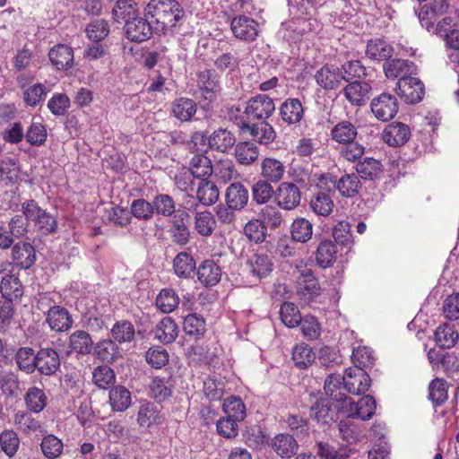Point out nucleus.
Wrapping results in <instances>:
<instances>
[{"label":"nucleus","mask_w":459,"mask_h":459,"mask_svg":"<svg viewBox=\"0 0 459 459\" xmlns=\"http://www.w3.org/2000/svg\"><path fill=\"white\" fill-rule=\"evenodd\" d=\"M22 211L28 221H32L36 224L41 234L48 235L56 231V217L39 207L34 200L24 202L22 204Z\"/></svg>","instance_id":"2"},{"label":"nucleus","mask_w":459,"mask_h":459,"mask_svg":"<svg viewBox=\"0 0 459 459\" xmlns=\"http://www.w3.org/2000/svg\"><path fill=\"white\" fill-rule=\"evenodd\" d=\"M236 124L242 130L248 131L252 137L260 144L268 145L276 138V133L269 123L261 122L250 126L246 119L241 117L239 118L236 117Z\"/></svg>","instance_id":"8"},{"label":"nucleus","mask_w":459,"mask_h":459,"mask_svg":"<svg viewBox=\"0 0 459 459\" xmlns=\"http://www.w3.org/2000/svg\"><path fill=\"white\" fill-rule=\"evenodd\" d=\"M319 289L318 281L313 275L311 270L304 269L297 280V290L299 294L303 296L305 299H310L313 296L318 295Z\"/></svg>","instance_id":"28"},{"label":"nucleus","mask_w":459,"mask_h":459,"mask_svg":"<svg viewBox=\"0 0 459 459\" xmlns=\"http://www.w3.org/2000/svg\"><path fill=\"white\" fill-rule=\"evenodd\" d=\"M361 187L360 180L357 174H345L336 182V188L344 197H353L358 195Z\"/></svg>","instance_id":"42"},{"label":"nucleus","mask_w":459,"mask_h":459,"mask_svg":"<svg viewBox=\"0 0 459 459\" xmlns=\"http://www.w3.org/2000/svg\"><path fill=\"white\" fill-rule=\"evenodd\" d=\"M446 382L443 379L436 378L432 380L429 386V398L435 406H439L447 400Z\"/></svg>","instance_id":"61"},{"label":"nucleus","mask_w":459,"mask_h":459,"mask_svg":"<svg viewBox=\"0 0 459 459\" xmlns=\"http://www.w3.org/2000/svg\"><path fill=\"white\" fill-rule=\"evenodd\" d=\"M259 150L257 146L251 142L238 143L235 147V157L242 165H250L257 160Z\"/></svg>","instance_id":"45"},{"label":"nucleus","mask_w":459,"mask_h":459,"mask_svg":"<svg viewBox=\"0 0 459 459\" xmlns=\"http://www.w3.org/2000/svg\"><path fill=\"white\" fill-rule=\"evenodd\" d=\"M309 416L323 428L330 427L338 418V413L326 398H319L310 406Z\"/></svg>","instance_id":"7"},{"label":"nucleus","mask_w":459,"mask_h":459,"mask_svg":"<svg viewBox=\"0 0 459 459\" xmlns=\"http://www.w3.org/2000/svg\"><path fill=\"white\" fill-rule=\"evenodd\" d=\"M411 135L408 126L402 123L388 125L383 132V140L390 146L404 144Z\"/></svg>","instance_id":"21"},{"label":"nucleus","mask_w":459,"mask_h":459,"mask_svg":"<svg viewBox=\"0 0 459 459\" xmlns=\"http://www.w3.org/2000/svg\"><path fill=\"white\" fill-rule=\"evenodd\" d=\"M230 29L233 35L245 41L255 39L258 35V23L253 18L238 15L231 20Z\"/></svg>","instance_id":"11"},{"label":"nucleus","mask_w":459,"mask_h":459,"mask_svg":"<svg viewBox=\"0 0 459 459\" xmlns=\"http://www.w3.org/2000/svg\"><path fill=\"white\" fill-rule=\"evenodd\" d=\"M49 59L58 70H66L74 65V49L65 44L54 46L48 53Z\"/></svg>","instance_id":"18"},{"label":"nucleus","mask_w":459,"mask_h":459,"mask_svg":"<svg viewBox=\"0 0 459 459\" xmlns=\"http://www.w3.org/2000/svg\"><path fill=\"white\" fill-rule=\"evenodd\" d=\"M85 33L89 39L94 42H100L108 36L109 25L103 19H96L86 26Z\"/></svg>","instance_id":"58"},{"label":"nucleus","mask_w":459,"mask_h":459,"mask_svg":"<svg viewBox=\"0 0 459 459\" xmlns=\"http://www.w3.org/2000/svg\"><path fill=\"white\" fill-rule=\"evenodd\" d=\"M280 116L288 125L299 123L304 117V108L301 101L296 98L285 100L280 107Z\"/></svg>","instance_id":"17"},{"label":"nucleus","mask_w":459,"mask_h":459,"mask_svg":"<svg viewBox=\"0 0 459 459\" xmlns=\"http://www.w3.org/2000/svg\"><path fill=\"white\" fill-rule=\"evenodd\" d=\"M247 267L253 277L261 280L273 272V263L269 255L255 253L248 258Z\"/></svg>","instance_id":"14"},{"label":"nucleus","mask_w":459,"mask_h":459,"mask_svg":"<svg viewBox=\"0 0 459 459\" xmlns=\"http://www.w3.org/2000/svg\"><path fill=\"white\" fill-rule=\"evenodd\" d=\"M183 330L187 336L195 340L204 337L207 332L204 317H184Z\"/></svg>","instance_id":"57"},{"label":"nucleus","mask_w":459,"mask_h":459,"mask_svg":"<svg viewBox=\"0 0 459 459\" xmlns=\"http://www.w3.org/2000/svg\"><path fill=\"white\" fill-rule=\"evenodd\" d=\"M196 198L203 205H212L219 199V189L212 181L203 179L198 184Z\"/></svg>","instance_id":"38"},{"label":"nucleus","mask_w":459,"mask_h":459,"mask_svg":"<svg viewBox=\"0 0 459 459\" xmlns=\"http://www.w3.org/2000/svg\"><path fill=\"white\" fill-rule=\"evenodd\" d=\"M175 273L180 278H188L195 269V262L191 255L181 252L173 261Z\"/></svg>","instance_id":"49"},{"label":"nucleus","mask_w":459,"mask_h":459,"mask_svg":"<svg viewBox=\"0 0 459 459\" xmlns=\"http://www.w3.org/2000/svg\"><path fill=\"white\" fill-rule=\"evenodd\" d=\"M396 93L406 103H417L421 100L424 95V85L420 79L409 75L399 79L396 85Z\"/></svg>","instance_id":"5"},{"label":"nucleus","mask_w":459,"mask_h":459,"mask_svg":"<svg viewBox=\"0 0 459 459\" xmlns=\"http://www.w3.org/2000/svg\"><path fill=\"white\" fill-rule=\"evenodd\" d=\"M173 383L169 377H155L150 384V396L163 402L172 394Z\"/></svg>","instance_id":"31"},{"label":"nucleus","mask_w":459,"mask_h":459,"mask_svg":"<svg viewBox=\"0 0 459 459\" xmlns=\"http://www.w3.org/2000/svg\"><path fill=\"white\" fill-rule=\"evenodd\" d=\"M284 164L275 158H265L261 162V176L264 180L277 183L283 178Z\"/></svg>","instance_id":"26"},{"label":"nucleus","mask_w":459,"mask_h":459,"mask_svg":"<svg viewBox=\"0 0 459 459\" xmlns=\"http://www.w3.org/2000/svg\"><path fill=\"white\" fill-rule=\"evenodd\" d=\"M274 110L273 99L264 94H258L247 101L244 113L250 119H266Z\"/></svg>","instance_id":"4"},{"label":"nucleus","mask_w":459,"mask_h":459,"mask_svg":"<svg viewBox=\"0 0 459 459\" xmlns=\"http://www.w3.org/2000/svg\"><path fill=\"white\" fill-rule=\"evenodd\" d=\"M137 422L141 427L149 428L152 425L161 424L162 417L155 404L149 402H144L139 408Z\"/></svg>","instance_id":"30"},{"label":"nucleus","mask_w":459,"mask_h":459,"mask_svg":"<svg viewBox=\"0 0 459 459\" xmlns=\"http://www.w3.org/2000/svg\"><path fill=\"white\" fill-rule=\"evenodd\" d=\"M214 177L223 182L227 183L238 177V171L235 169L233 162L230 160H221L213 166Z\"/></svg>","instance_id":"59"},{"label":"nucleus","mask_w":459,"mask_h":459,"mask_svg":"<svg viewBox=\"0 0 459 459\" xmlns=\"http://www.w3.org/2000/svg\"><path fill=\"white\" fill-rule=\"evenodd\" d=\"M152 204L153 212L164 217L171 216L176 211V204L173 198L166 194L156 195Z\"/></svg>","instance_id":"62"},{"label":"nucleus","mask_w":459,"mask_h":459,"mask_svg":"<svg viewBox=\"0 0 459 459\" xmlns=\"http://www.w3.org/2000/svg\"><path fill=\"white\" fill-rule=\"evenodd\" d=\"M179 304L178 294L170 289H163L156 299V306L164 314L172 313Z\"/></svg>","instance_id":"55"},{"label":"nucleus","mask_w":459,"mask_h":459,"mask_svg":"<svg viewBox=\"0 0 459 459\" xmlns=\"http://www.w3.org/2000/svg\"><path fill=\"white\" fill-rule=\"evenodd\" d=\"M71 351L77 354H89L92 349V341L90 334L84 331H76L69 338Z\"/></svg>","instance_id":"50"},{"label":"nucleus","mask_w":459,"mask_h":459,"mask_svg":"<svg viewBox=\"0 0 459 459\" xmlns=\"http://www.w3.org/2000/svg\"><path fill=\"white\" fill-rule=\"evenodd\" d=\"M40 449L44 456L48 459H56L63 453L64 444L62 440L55 435L48 434L42 438Z\"/></svg>","instance_id":"51"},{"label":"nucleus","mask_w":459,"mask_h":459,"mask_svg":"<svg viewBox=\"0 0 459 459\" xmlns=\"http://www.w3.org/2000/svg\"><path fill=\"white\" fill-rule=\"evenodd\" d=\"M93 352L100 361L112 363L118 355V347L113 341L104 340L96 344Z\"/></svg>","instance_id":"54"},{"label":"nucleus","mask_w":459,"mask_h":459,"mask_svg":"<svg viewBox=\"0 0 459 459\" xmlns=\"http://www.w3.org/2000/svg\"><path fill=\"white\" fill-rule=\"evenodd\" d=\"M337 247L331 240L322 241L316 249V260L322 268H327L333 264L336 259Z\"/></svg>","instance_id":"40"},{"label":"nucleus","mask_w":459,"mask_h":459,"mask_svg":"<svg viewBox=\"0 0 459 459\" xmlns=\"http://www.w3.org/2000/svg\"><path fill=\"white\" fill-rule=\"evenodd\" d=\"M371 85L367 82L354 81L348 83L342 93L352 106H363L369 98Z\"/></svg>","instance_id":"13"},{"label":"nucleus","mask_w":459,"mask_h":459,"mask_svg":"<svg viewBox=\"0 0 459 459\" xmlns=\"http://www.w3.org/2000/svg\"><path fill=\"white\" fill-rule=\"evenodd\" d=\"M459 333L455 325L448 322L440 325L435 331V342L441 349H451L458 342Z\"/></svg>","instance_id":"25"},{"label":"nucleus","mask_w":459,"mask_h":459,"mask_svg":"<svg viewBox=\"0 0 459 459\" xmlns=\"http://www.w3.org/2000/svg\"><path fill=\"white\" fill-rule=\"evenodd\" d=\"M153 30V25L145 16L144 18L132 17V19L126 20L125 24L126 38L134 42H143L149 39Z\"/></svg>","instance_id":"3"},{"label":"nucleus","mask_w":459,"mask_h":459,"mask_svg":"<svg viewBox=\"0 0 459 459\" xmlns=\"http://www.w3.org/2000/svg\"><path fill=\"white\" fill-rule=\"evenodd\" d=\"M272 447L281 458H290L299 450V444L290 434H278L272 440Z\"/></svg>","instance_id":"20"},{"label":"nucleus","mask_w":459,"mask_h":459,"mask_svg":"<svg viewBox=\"0 0 459 459\" xmlns=\"http://www.w3.org/2000/svg\"><path fill=\"white\" fill-rule=\"evenodd\" d=\"M292 240L299 243H307L313 235V224L305 218H297L290 225Z\"/></svg>","instance_id":"39"},{"label":"nucleus","mask_w":459,"mask_h":459,"mask_svg":"<svg viewBox=\"0 0 459 459\" xmlns=\"http://www.w3.org/2000/svg\"><path fill=\"white\" fill-rule=\"evenodd\" d=\"M197 277L203 285L214 286L221 278V267L213 260H204L197 268Z\"/></svg>","instance_id":"22"},{"label":"nucleus","mask_w":459,"mask_h":459,"mask_svg":"<svg viewBox=\"0 0 459 459\" xmlns=\"http://www.w3.org/2000/svg\"><path fill=\"white\" fill-rule=\"evenodd\" d=\"M325 393L332 400L336 402H343L346 400V394L343 392L344 377L340 374H330L325 380L324 385Z\"/></svg>","instance_id":"29"},{"label":"nucleus","mask_w":459,"mask_h":459,"mask_svg":"<svg viewBox=\"0 0 459 459\" xmlns=\"http://www.w3.org/2000/svg\"><path fill=\"white\" fill-rule=\"evenodd\" d=\"M0 389L7 397H14L20 389L18 376L11 371L0 373Z\"/></svg>","instance_id":"63"},{"label":"nucleus","mask_w":459,"mask_h":459,"mask_svg":"<svg viewBox=\"0 0 459 459\" xmlns=\"http://www.w3.org/2000/svg\"><path fill=\"white\" fill-rule=\"evenodd\" d=\"M384 71L387 78H405L413 72V65L408 60L393 59L385 63Z\"/></svg>","instance_id":"34"},{"label":"nucleus","mask_w":459,"mask_h":459,"mask_svg":"<svg viewBox=\"0 0 459 459\" xmlns=\"http://www.w3.org/2000/svg\"><path fill=\"white\" fill-rule=\"evenodd\" d=\"M315 79L322 89L332 91L341 86L343 76L338 66L325 65L316 72Z\"/></svg>","instance_id":"12"},{"label":"nucleus","mask_w":459,"mask_h":459,"mask_svg":"<svg viewBox=\"0 0 459 459\" xmlns=\"http://www.w3.org/2000/svg\"><path fill=\"white\" fill-rule=\"evenodd\" d=\"M236 143L235 136L227 129L215 130L209 138V145L212 149L226 152Z\"/></svg>","instance_id":"44"},{"label":"nucleus","mask_w":459,"mask_h":459,"mask_svg":"<svg viewBox=\"0 0 459 459\" xmlns=\"http://www.w3.org/2000/svg\"><path fill=\"white\" fill-rule=\"evenodd\" d=\"M144 16L150 20L154 30L163 34L173 33L184 11L176 0H151L144 8Z\"/></svg>","instance_id":"1"},{"label":"nucleus","mask_w":459,"mask_h":459,"mask_svg":"<svg viewBox=\"0 0 459 459\" xmlns=\"http://www.w3.org/2000/svg\"><path fill=\"white\" fill-rule=\"evenodd\" d=\"M14 359L19 369L26 373H32L35 371L37 367L36 354L31 348H20L17 351Z\"/></svg>","instance_id":"53"},{"label":"nucleus","mask_w":459,"mask_h":459,"mask_svg":"<svg viewBox=\"0 0 459 459\" xmlns=\"http://www.w3.org/2000/svg\"><path fill=\"white\" fill-rule=\"evenodd\" d=\"M316 359V353L312 348L304 342L298 343L292 350V360L294 365L300 368L305 369L313 364Z\"/></svg>","instance_id":"35"},{"label":"nucleus","mask_w":459,"mask_h":459,"mask_svg":"<svg viewBox=\"0 0 459 459\" xmlns=\"http://www.w3.org/2000/svg\"><path fill=\"white\" fill-rule=\"evenodd\" d=\"M248 192L240 183H232L226 191L227 204L237 210L242 209L247 203Z\"/></svg>","instance_id":"32"},{"label":"nucleus","mask_w":459,"mask_h":459,"mask_svg":"<svg viewBox=\"0 0 459 459\" xmlns=\"http://www.w3.org/2000/svg\"><path fill=\"white\" fill-rule=\"evenodd\" d=\"M216 227V221L208 211L196 212L195 215V230L203 237H209Z\"/></svg>","instance_id":"52"},{"label":"nucleus","mask_w":459,"mask_h":459,"mask_svg":"<svg viewBox=\"0 0 459 459\" xmlns=\"http://www.w3.org/2000/svg\"><path fill=\"white\" fill-rule=\"evenodd\" d=\"M316 455L320 459H349L353 450L347 446H333L328 442L316 443Z\"/></svg>","instance_id":"23"},{"label":"nucleus","mask_w":459,"mask_h":459,"mask_svg":"<svg viewBox=\"0 0 459 459\" xmlns=\"http://www.w3.org/2000/svg\"><path fill=\"white\" fill-rule=\"evenodd\" d=\"M330 135L331 139L339 144L349 143L356 140L358 128L351 121L342 120L332 127Z\"/></svg>","instance_id":"24"},{"label":"nucleus","mask_w":459,"mask_h":459,"mask_svg":"<svg viewBox=\"0 0 459 459\" xmlns=\"http://www.w3.org/2000/svg\"><path fill=\"white\" fill-rule=\"evenodd\" d=\"M0 291L4 298H19L22 295V283L17 277L9 273L1 279Z\"/></svg>","instance_id":"56"},{"label":"nucleus","mask_w":459,"mask_h":459,"mask_svg":"<svg viewBox=\"0 0 459 459\" xmlns=\"http://www.w3.org/2000/svg\"><path fill=\"white\" fill-rule=\"evenodd\" d=\"M394 52L393 47L381 39H371L368 42L366 48V56L372 60H385L389 58Z\"/></svg>","instance_id":"33"},{"label":"nucleus","mask_w":459,"mask_h":459,"mask_svg":"<svg viewBox=\"0 0 459 459\" xmlns=\"http://www.w3.org/2000/svg\"><path fill=\"white\" fill-rule=\"evenodd\" d=\"M313 212L321 216H328L333 208V202L328 193L320 192L311 199Z\"/></svg>","instance_id":"60"},{"label":"nucleus","mask_w":459,"mask_h":459,"mask_svg":"<svg viewBox=\"0 0 459 459\" xmlns=\"http://www.w3.org/2000/svg\"><path fill=\"white\" fill-rule=\"evenodd\" d=\"M24 401L26 407L34 413H39L44 410L47 405V395L44 391L39 387H30L25 394Z\"/></svg>","instance_id":"48"},{"label":"nucleus","mask_w":459,"mask_h":459,"mask_svg":"<svg viewBox=\"0 0 459 459\" xmlns=\"http://www.w3.org/2000/svg\"><path fill=\"white\" fill-rule=\"evenodd\" d=\"M275 201L284 210L290 211L300 204L301 195L293 183L282 182L275 191Z\"/></svg>","instance_id":"10"},{"label":"nucleus","mask_w":459,"mask_h":459,"mask_svg":"<svg viewBox=\"0 0 459 459\" xmlns=\"http://www.w3.org/2000/svg\"><path fill=\"white\" fill-rule=\"evenodd\" d=\"M196 111V103L191 99L179 98L172 103V113L180 121H190Z\"/></svg>","instance_id":"36"},{"label":"nucleus","mask_w":459,"mask_h":459,"mask_svg":"<svg viewBox=\"0 0 459 459\" xmlns=\"http://www.w3.org/2000/svg\"><path fill=\"white\" fill-rule=\"evenodd\" d=\"M12 257L19 267L29 269L36 261L34 247L28 242H18L13 247Z\"/></svg>","instance_id":"19"},{"label":"nucleus","mask_w":459,"mask_h":459,"mask_svg":"<svg viewBox=\"0 0 459 459\" xmlns=\"http://www.w3.org/2000/svg\"><path fill=\"white\" fill-rule=\"evenodd\" d=\"M340 145L341 147L338 151L340 157L349 162H356L365 153V147L356 142V140Z\"/></svg>","instance_id":"64"},{"label":"nucleus","mask_w":459,"mask_h":459,"mask_svg":"<svg viewBox=\"0 0 459 459\" xmlns=\"http://www.w3.org/2000/svg\"><path fill=\"white\" fill-rule=\"evenodd\" d=\"M345 389L353 394L366 393L371 385L368 374L360 368H349L343 375Z\"/></svg>","instance_id":"6"},{"label":"nucleus","mask_w":459,"mask_h":459,"mask_svg":"<svg viewBox=\"0 0 459 459\" xmlns=\"http://www.w3.org/2000/svg\"><path fill=\"white\" fill-rule=\"evenodd\" d=\"M377 403L373 396L365 395L357 403H350L347 409L348 418L367 420L375 414Z\"/></svg>","instance_id":"16"},{"label":"nucleus","mask_w":459,"mask_h":459,"mask_svg":"<svg viewBox=\"0 0 459 459\" xmlns=\"http://www.w3.org/2000/svg\"><path fill=\"white\" fill-rule=\"evenodd\" d=\"M197 85L204 98L210 100L221 91L217 75L211 70H204L198 74Z\"/></svg>","instance_id":"27"},{"label":"nucleus","mask_w":459,"mask_h":459,"mask_svg":"<svg viewBox=\"0 0 459 459\" xmlns=\"http://www.w3.org/2000/svg\"><path fill=\"white\" fill-rule=\"evenodd\" d=\"M109 403L116 411H124L131 404V393L123 385H116L109 391Z\"/></svg>","instance_id":"41"},{"label":"nucleus","mask_w":459,"mask_h":459,"mask_svg":"<svg viewBox=\"0 0 459 459\" xmlns=\"http://www.w3.org/2000/svg\"><path fill=\"white\" fill-rule=\"evenodd\" d=\"M178 334V326L172 317H163L158 325L155 336L164 343L173 342Z\"/></svg>","instance_id":"46"},{"label":"nucleus","mask_w":459,"mask_h":459,"mask_svg":"<svg viewBox=\"0 0 459 459\" xmlns=\"http://www.w3.org/2000/svg\"><path fill=\"white\" fill-rule=\"evenodd\" d=\"M222 409L227 417L238 421L244 420L247 415L246 405L238 396L231 395L226 398Z\"/></svg>","instance_id":"43"},{"label":"nucleus","mask_w":459,"mask_h":459,"mask_svg":"<svg viewBox=\"0 0 459 459\" xmlns=\"http://www.w3.org/2000/svg\"><path fill=\"white\" fill-rule=\"evenodd\" d=\"M187 359L190 365H210L212 362L214 354L210 352L207 346L195 344L187 349Z\"/></svg>","instance_id":"47"},{"label":"nucleus","mask_w":459,"mask_h":459,"mask_svg":"<svg viewBox=\"0 0 459 459\" xmlns=\"http://www.w3.org/2000/svg\"><path fill=\"white\" fill-rule=\"evenodd\" d=\"M36 368L46 376L55 374L60 366L59 356L53 349H40L36 354Z\"/></svg>","instance_id":"15"},{"label":"nucleus","mask_w":459,"mask_h":459,"mask_svg":"<svg viewBox=\"0 0 459 459\" xmlns=\"http://www.w3.org/2000/svg\"><path fill=\"white\" fill-rule=\"evenodd\" d=\"M370 107L374 116L381 121L392 119L398 111L396 98L387 93H383L374 98Z\"/></svg>","instance_id":"9"},{"label":"nucleus","mask_w":459,"mask_h":459,"mask_svg":"<svg viewBox=\"0 0 459 459\" xmlns=\"http://www.w3.org/2000/svg\"><path fill=\"white\" fill-rule=\"evenodd\" d=\"M190 174L201 180L207 179L212 175L213 166L211 160L204 155H195L190 161Z\"/></svg>","instance_id":"37"}]
</instances>
